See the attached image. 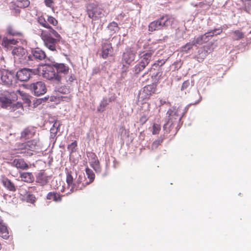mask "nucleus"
I'll list each match as a JSON object with an SVG mask.
<instances>
[{
  "instance_id": "7c9ffc66",
  "label": "nucleus",
  "mask_w": 251,
  "mask_h": 251,
  "mask_svg": "<svg viewBox=\"0 0 251 251\" xmlns=\"http://www.w3.org/2000/svg\"><path fill=\"white\" fill-rule=\"evenodd\" d=\"M108 28L113 32H116L119 29L118 24L115 22H112L107 26Z\"/></svg>"
},
{
  "instance_id": "864d4df0",
  "label": "nucleus",
  "mask_w": 251,
  "mask_h": 251,
  "mask_svg": "<svg viewBox=\"0 0 251 251\" xmlns=\"http://www.w3.org/2000/svg\"><path fill=\"white\" fill-rule=\"evenodd\" d=\"M59 126H60V123L58 120H56L54 121L52 127H54V128H57L58 129Z\"/></svg>"
},
{
  "instance_id": "bf43d9fd",
  "label": "nucleus",
  "mask_w": 251,
  "mask_h": 251,
  "mask_svg": "<svg viewBox=\"0 0 251 251\" xmlns=\"http://www.w3.org/2000/svg\"><path fill=\"white\" fill-rule=\"evenodd\" d=\"M26 100H27V101H29V99H26Z\"/></svg>"
},
{
  "instance_id": "b1692460",
  "label": "nucleus",
  "mask_w": 251,
  "mask_h": 251,
  "mask_svg": "<svg viewBox=\"0 0 251 251\" xmlns=\"http://www.w3.org/2000/svg\"><path fill=\"white\" fill-rule=\"evenodd\" d=\"M20 177L22 181L28 183L32 182L34 180L33 174L29 172H23L21 173Z\"/></svg>"
},
{
  "instance_id": "13d9d810",
  "label": "nucleus",
  "mask_w": 251,
  "mask_h": 251,
  "mask_svg": "<svg viewBox=\"0 0 251 251\" xmlns=\"http://www.w3.org/2000/svg\"><path fill=\"white\" fill-rule=\"evenodd\" d=\"M222 32V30H221L219 32L217 33V34H220Z\"/></svg>"
},
{
  "instance_id": "c85d7f7f",
  "label": "nucleus",
  "mask_w": 251,
  "mask_h": 251,
  "mask_svg": "<svg viewBox=\"0 0 251 251\" xmlns=\"http://www.w3.org/2000/svg\"><path fill=\"white\" fill-rule=\"evenodd\" d=\"M16 3L18 7L25 8L29 5L30 1L29 0H17Z\"/></svg>"
},
{
  "instance_id": "c756f323",
  "label": "nucleus",
  "mask_w": 251,
  "mask_h": 251,
  "mask_svg": "<svg viewBox=\"0 0 251 251\" xmlns=\"http://www.w3.org/2000/svg\"><path fill=\"white\" fill-rule=\"evenodd\" d=\"M74 179L71 171L68 172L66 175V182L69 187H72L74 183Z\"/></svg>"
},
{
  "instance_id": "4be33fe9",
  "label": "nucleus",
  "mask_w": 251,
  "mask_h": 251,
  "mask_svg": "<svg viewBox=\"0 0 251 251\" xmlns=\"http://www.w3.org/2000/svg\"><path fill=\"white\" fill-rule=\"evenodd\" d=\"M1 182L3 185L9 191L12 192H15L16 191L14 184L7 177L2 176L1 179Z\"/></svg>"
},
{
  "instance_id": "aec40b11",
  "label": "nucleus",
  "mask_w": 251,
  "mask_h": 251,
  "mask_svg": "<svg viewBox=\"0 0 251 251\" xmlns=\"http://www.w3.org/2000/svg\"><path fill=\"white\" fill-rule=\"evenodd\" d=\"M216 30H212V31L206 33L203 35L200 36L197 38H195L192 42L193 46H197V45H201L203 43V40L207 37H212L214 35Z\"/></svg>"
},
{
  "instance_id": "37998d69",
  "label": "nucleus",
  "mask_w": 251,
  "mask_h": 251,
  "mask_svg": "<svg viewBox=\"0 0 251 251\" xmlns=\"http://www.w3.org/2000/svg\"><path fill=\"white\" fill-rule=\"evenodd\" d=\"M36 200V198L33 194H29L26 197V201L31 203H34Z\"/></svg>"
},
{
  "instance_id": "5701e85b",
  "label": "nucleus",
  "mask_w": 251,
  "mask_h": 251,
  "mask_svg": "<svg viewBox=\"0 0 251 251\" xmlns=\"http://www.w3.org/2000/svg\"><path fill=\"white\" fill-rule=\"evenodd\" d=\"M62 196L59 193L50 192L47 195L46 199L55 202H60L62 201Z\"/></svg>"
},
{
  "instance_id": "7ed1b4c3",
  "label": "nucleus",
  "mask_w": 251,
  "mask_h": 251,
  "mask_svg": "<svg viewBox=\"0 0 251 251\" xmlns=\"http://www.w3.org/2000/svg\"><path fill=\"white\" fill-rule=\"evenodd\" d=\"M175 22V18L168 15L162 16L158 19L151 22L148 26L149 31L153 32L155 30L167 28Z\"/></svg>"
},
{
  "instance_id": "8fccbe9b",
  "label": "nucleus",
  "mask_w": 251,
  "mask_h": 251,
  "mask_svg": "<svg viewBox=\"0 0 251 251\" xmlns=\"http://www.w3.org/2000/svg\"><path fill=\"white\" fill-rule=\"evenodd\" d=\"M59 91L64 94L68 93L70 92V88L64 86L60 88Z\"/></svg>"
},
{
  "instance_id": "ddd939ff",
  "label": "nucleus",
  "mask_w": 251,
  "mask_h": 251,
  "mask_svg": "<svg viewBox=\"0 0 251 251\" xmlns=\"http://www.w3.org/2000/svg\"><path fill=\"white\" fill-rule=\"evenodd\" d=\"M87 156L89 160L90 161L91 167L94 169L96 173H100L101 169L96 154L94 152H89L87 153Z\"/></svg>"
},
{
  "instance_id": "412c9836",
  "label": "nucleus",
  "mask_w": 251,
  "mask_h": 251,
  "mask_svg": "<svg viewBox=\"0 0 251 251\" xmlns=\"http://www.w3.org/2000/svg\"><path fill=\"white\" fill-rule=\"evenodd\" d=\"M26 50L22 47H15L12 50V54L14 57L19 59L24 57L26 55Z\"/></svg>"
},
{
  "instance_id": "a18cd8bd",
  "label": "nucleus",
  "mask_w": 251,
  "mask_h": 251,
  "mask_svg": "<svg viewBox=\"0 0 251 251\" xmlns=\"http://www.w3.org/2000/svg\"><path fill=\"white\" fill-rule=\"evenodd\" d=\"M30 135H31V133L30 129L28 128L25 129L22 133V137L26 138H28Z\"/></svg>"
},
{
  "instance_id": "0eeeda50",
  "label": "nucleus",
  "mask_w": 251,
  "mask_h": 251,
  "mask_svg": "<svg viewBox=\"0 0 251 251\" xmlns=\"http://www.w3.org/2000/svg\"><path fill=\"white\" fill-rule=\"evenodd\" d=\"M1 80L2 82L7 86L15 85L17 82V78L14 72L4 70L1 73Z\"/></svg>"
},
{
  "instance_id": "393cba45",
  "label": "nucleus",
  "mask_w": 251,
  "mask_h": 251,
  "mask_svg": "<svg viewBox=\"0 0 251 251\" xmlns=\"http://www.w3.org/2000/svg\"><path fill=\"white\" fill-rule=\"evenodd\" d=\"M85 172L86 174L87 175V176L88 178L89 179V181L88 182H86L87 184L88 185L90 183H91L92 182L94 181L95 178V175L93 171L89 169V168H86L85 169Z\"/></svg>"
},
{
  "instance_id": "49530a36",
  "label": "nucleus",
  "mask_w": 251,
  "mask_h": 251,
  "mask_svg": "<svg viewBox=\"0 0 251 251\" xmlns=\"http://www.w3.org/2000/svg\"><path fill=\"white\" fill-rule=\"evenodd\" d=\"M160 67L161 66L158 63L155 62L151 65L148 72H151L153 70H158Z\"/></svg>"
},
{
  "instance_id": "72a5a7b5",
  "label": "nucleus",
  "mask_w": 251,
  "mask_h": 251,
  "mask_svg": "<svg viewBox=\"0 0 251 251\" xmlns=\"http://www.w3.org/2000/svg\"><path fill=\"white\" fill-rule=\"evenodd\" d=\"M146 66L144 65L141 62H139L134 67V72L135 74H138L143 71L145 68Z\"/></svg>"
},
{
  "instance_id": "f3484780",
  "label": "nucleus",
  "mask_w": 251,
  "mask_h": 251,
  "mask_svg": "<svg viewBox=\"0 0 251 251\" xmlns=\"http://www.w3.org/2000/svg\"><path fill=\"white\" fill-rule=\"evenodd\" d=\"M113 49L111 43L105 42L101 46V56L103 58L106 59L108 56H112Z\"/></svg>"
},
{
  "instance_id": "6ab92c4d",
  "label": "nucleus",
  "mask_w": 251,
  "mask_h": 251,
  "mask_svg": "<svg viewBox=\"0 0 251 251\" xmlns=\"http://www.w3.org/2000/svg\"><path fill=\"white\" fill-rule=\"evenodd\" d=\"M31 55L34 59L40 61L44 60L46 57L45 51L39 48L32 49Z\"/></svg>"
},
{
  "instance_id": "4c0bfd02",
  "label": "nucleus",
  "mask_w": 251,
  "mask_h": 251,
  "mask_svg": "<svg viewBox=\"0 0 251 251\" xmlns=\"http://www.w3.org/2000/svg\"><path fill=\"white\" fill-rule=\"evenodd\" d=\"M7 32L9 35L12 36L20 35L21 34L20 32L15 30V29L11 26L7 27Z\"/></svg>"
},
{
  "instance_id": "f03ea898",
  "label": "nucleus",
  "mask_w": 251,
  "mask_h": 251,
  "mask_svg": "<svg viewBox=\"0 0 251 251\" xmlns=\"http://www.w3.org/2000/svg\"><path fill=\"white\" fill-rule=\"evenodd\" d=\"M183 111L181 107H174L169 109L167 112L168 120L167 123L164 125V128L165 129L169 128L170 130H172L175 127L177 129L179 122L183 116Z\"/></svg>"
},
{
  "instance_id": "c9c22d12",
  "label": "nucleus",
  "mask_w": 251,
  "mask_h": 251,
  "mask_svg": "<svg viewBox=\"0 0 251 251\" xmlns=\"http://www.w3.org/2000/svg\"><path fill=\"white\" fill-rule=\"evenodd\" d=\"M64 77L67 84H71L76 79L75 75L74 74H71L70 75H66Z\"/></svg>"
},
{
  "instance_id": "58836bf2",
  "label": "nucleus",
  "mask_w": 251,
  "mask_h": 251,
  "mask_svg": "<svg viewBox=\"0 0 251 251\" xmlns=\"http://www.w3.org/2000/svg\"><path fill=\"white\" fill-rule=\"evenodd\" d=\"M161 130V126L159 124H154L152 126V133L153 135L159 134Z\"/></svg>"
},
{
  "instance_id": "a19ab883",
  "label": "nucleus",
  "mask_w": 251,
  "mask_h": 251,
  "mask_svg": "<svg viewBox=\"0 0 251 251\" xmlns=\"http://www.w3.org/2000/svg\"><path fill=\"white\" fill-rule=\"evenodd\" d=\"M77 144L76 141H75L71 144L68 145L67 149L71 153H72L75 151V148L77 147Z\"/></svg>"
},
{
  "instance_id": "cd10ccee",
  "label": "nucleus",
  "mask_w": 251,
  "mask_h": 251,
  "mask_svg": "<svg viewBox=\"0 0 251 251\" xmlns=\"http://www.w3.org/2000/svg\"><path fill=\"white\" fill-rule=\"evenodd\" d=\"M0 236L7 239L9 237V232L5 226L0 224Z\"/></svg>"
},
{
  "instance_id": "3c124183",
  "label": "nucleus",
  "mask_w": 251,
  "mask_h": 251,
  "mask_svg": "<svg viewBox=\"0 0 251 251\" xmlns=\"http://www.w3.org/2000/svg\"><path fill=\"white\" fill-rule=\"evenodd\" d=\"M58 129L57 128L54 127H51L50 129V135L51 137H55L57 132H58Z\"/></svg>"
},
{
  "instance_id": "2f4dec72",
  "label": "nucleus",
  "mask_w": 251,
  "mask_h": 251,
  "mask_svg": "<svg viewBox=\"0 0 251 251\" xmlns=\"http://www.w3.org/2000/svg\"><path fill=\"white\" fill-rule=\"evenodd\" d=\"M17 41L15 39H8L7 38L4 39L2 45L5 47L8 48L11 45H16Z\"/></svg>"
},
{
  "instance_id": "e433bc0d",
  "label": "nucleus",
  "mask_w": 251,
  "mask_h": 251,
  "mask_svg": "<svg viewBox=\"0 0 251 251\" xmlns=\"http://www.w3.org/2000/svg\"><path fill=\"white\" fill-rule=\"evenodd\" d=\"M45 100H49L50 102H54L56 103H58L60 101V97H56L55 96H51L50 97H46L44 98Z\"/></svg>"
},
{
  "instance_id": "09e8293b",
  "label": "nucleus",
  "mask_w": 251,
  "mask_h": 251,
  "mask_svg": "<svg viewBox=\"0 0 251 251\" xmlns=\"http://www.w3.org/2000/svg\"><path fill=\"white\" fill-rule=\"evenodd\" d=\"M190 85L189 80H187L183 82L181 87V90L186 89Z\"/></svg>"
},
{
  "instance_id": "39448f33",
  "label": "nucleus",
  "mask_w": 251,
  "mask_h": 251,
  "mask_svg": "<svg viewBox=\"0 0 251 251\" xmlns=\"http://www.w3.org/2000/svg\"><path fill=\"white\" fill-rule=\"evenodd\" d=\"M156 91V85L153 83L145 86L139 93V101H143L142 104L146 103V101L155 93Z\"/></svg>"
},
{
  "instance_id": "c03bdc74",
  "label": "nucleus",
  "mask_w": 251,
  "mask_h": 251,
  "mask_svg": "<svg viewBox=\"0 0 251 251\" xmlns=\"http://www.w3.org/2000/svg\"><path fill=\"white\" fill-rule=\"evenodd\" d=\"M149 117L148 116V114H144L140 118L139 122L142 125H143L146 123V122L149 120Z\"/></svg>"
},
{
  "instance_id": "423d86ee",
  "label": "nucleus",
  "mask_w": 251,
  "mask_h": 251,
  "mask_svg": "<svg viewBox=\"0 0 251 251\" xmlns=\"http://www.w3.org/2000/svg\"><path fill=\"white\" fill-rule=\"evenodd\" d=\"M41 74L42 76L47 79L55 81L56 83L60 82V77L58 75H56L52 64L51 66H45L43 69Z\"/></svg>"
},
{
  "instance_id": "dca6fc26",
  "label": "nucleus",
  "mask_w": 251,
  "mask_h": 251,
  "mask_svg": "<svg viewBox=\"0 0 251 251\" xmlns=\"http://www.w3.org/2000/svg\"><path fill=\"white\" fill-rule=\"evenodd\" d=\"M136 54L130 49L127 50L123 55V63L124 66L130 65L134 60Z\"/></svg>"
},
{
  "instance_id": "f257e3e1",
  "label": "nucleus",
  "mask_w": 251,
  "mask_h": 251,
  "mask_svg": "<svg viewBox=\"0 0 251 251\" xmlns=\"http://www.w3.org/2000/svg\"><path fill=\"white\" fill-rule=\"evenodd\" d=\"M37 21L41 26L47 29L41 31L40 37L44 46L51 51H56L57 45L62 38L61 36L49 25L43 16H39Z\"/></svg>"
},
{
  "instance_id": "6e6d98bb",
  "label": "nucleus",
  "mask_w": 251,
  "mask_h": 251,
  "mask_svg": "<svg viewBox=\"0 0 251 251\" xmlns=\"http://www.w3.org/2000/svg\"><path fill=\"white\" fill-rule=\"evenodd\" d=\"M147 104V110H145V112H147V113H149V112L150 111V108H151L150 107V105H151V104L149 102H148Z\"/></svg>"
},
{
  "instance_id": "5fc2aeb1",
  "label": "nucleus",
  "mask_w": 251,
  "mask_h": 251,
  "mask_svg": "<svg viewBox=\"0 0 251 251\" xmlns=\"http://www.w3.org/2000/svg\"><path fill=\"white\" fill-rule=\"evenodd\" d=\"M155 62L158 63L160 64V66H162L163 64H165V61L163 59L158 60Z\"/></svg>"
},
{
  "instance_id": "6e6552de",
  "label": "nucleus",
  "mask_w": 251,
  "mask_h": 251,
  "mask_svg": "<svg viewBox=\"0 0 251 251\" xmlns=\"http://www.w3.org/2000/svg\"><path fill=\"white\" fill-rule=\"evenodd\" d=\"M36 142L34 140H30L21 145L18 153L25 154V156H31L33 154L31 152L36 149Z\"/></svg>"
},
{
  "instance_id": "f8f14e48",
  "label": "nucleus",
  "mask_w": 251,
  "mask_h": 251,
  "mask_svg": "<svg viewBox=\"0 0 251 251\" xmlns=\"http://www.w3.org/2000/svg\"><path fill=\"white\" fill-rule=\"evenodd\" d=\"M213 51L212 44H208L201 48L198 50L197 58L199 62L202 61L204 58Z\"/></svg>"
},
{
  "instance_id": "ea45409f",
  "label": "nucleus",
  "mask_w": 251,
  "mask_h": 251,
  "mask_svg": "<svg viewBox=\"0 0 251 251\" xmlns=\"http://www.w3.org/2000/svg\"><path fill=\"white\" fill-rule=\"evenodd\" d=\"M47 21L48 24L49 23L53 26H57L58 23L57 20L55 18L51 16H48Z\"/></svg>"
},
{
  "instance_id": "9d476101",
  "label": "nucleus",
  "mask_w": 251,
  "mask_h": 251,
  "mask_svg": "<svg viewBox=\"0 0 251 251\" xmlns=\"http://www.w3.org/2000/svg\"><path fill=\"white\" fill-rule=\"evenodd\" d=\"M52 66L55 69L56 75L60 76V81L62 78L67 75L70 70L69 66L64 63H53Z\"/></svg>"
},
{
  "instance_id": "a878e982",
  "label": "nucleus",
  "mask_w": 251,
  "mask_h": 251,
  "mask_svg": "<svg viewBox=\"0 0 251 251\" xmlns=\"http://www.w3.org/2000/svg\"><path fill=\"white\" fill-rule=\"evenodd\" d=\"M231 33L233 35V40H239L244 38V33L240 30H233L231 32Z\"/></svg>"
},
{
  "instance_id": "4468645a",
  "label": "nucleus",
  "mask_w": 251,
  "mask_h": 251,
  "mask_svg": "<svg viewBox=\"0 0 251 251\" xmlns=\"http://www.w3.org/2000/svg\"><path fill=\"white\" fill-rule=\"evenodd\" d=\"M32 70L26 68H23L18 71L16 74L17 80L21 81H27L32 74Z\"/></svg>"
},
{
  "instance_id": "603ef678",
  "label": "nucleus",
  "mask_w": 251,
  "mask_h": 251,
  "mask_svg": "<svg viewBox=\"0 0 251 251\" xmlns=\"http://www.w3.org/2000/svg\"><path fill=\"white\" fill-rule=\"evenodd\" d=\"M72 98V96H70L68 97H62V96L60 97V101L62 100V101H66L67 102H69L71 100Z\"/></svg>"
},
{
  "instance_id": "20e7f679",
  "label": "nucleus",
  "mask_w": 251,
  "mask_h": 251,
  "mask_svg": "<svg viewBox=\"0 0 251 251\" xmlns=\"http://www.w3.org/2000/svg\"><path fill=\"white\" fill-rule=\"evenodd\" d=\"M86 12L89 18L94 21L106 17L108 14V13H106L103 8L94 3H89L87 5Z\"/></svg>"
},
{
  "instance_id": "bb28decb",
  "label": "nucleus",
  "mask_w": 251,
  "mask_h": 251,
  "mask_svg": "<svg viewBox=\"0 0 251 251\" xmlns=\"http://www.w3.org/2000/svg\"><path fill=\"white\" fill-rule=\"evenodd\" d=\"M48 181V177L43 173L39 174L37 177V182L40 183L42 185H46Z\"/></svg>"
},
{
  "instance_id": "a211bd4d",
  "label": "nucleus",
  "mask_w": 251,
  "mask_h": 251,
  "mask_svg": "<svg viewBox=\"0 0 251 251\" xmlns=\"http://www.w3.org/2000/svg\"><path fill=\"white\" fill-rule=\"evenodd\" d=\"M12 165L17 169L26 170L29 168L28 164L23 158H16L12 162Z\"/></svg>"
},
{
  "instance_id": "79ce46f5",
  "label": "nucleus",
  "mask_w": 251,
  "mask_h": 251,
  "mask_svg": "<svg viewBox=\"0 0 251 251\" xmlns=\"http://www.w3.org/2000/svg\"><path fill=\"white\" fill-rule=\"evenodd\" d=\"M0 101L2 103V106L3 107H6L11 103V100L7 98H2L0 99Z\"/></svg>"
},
{
  "instance_id": "2eb2a0df",
  "label": "nucleus",
  "mask_w": 251,
  "mask_h": 251,
  "mask_svg": "<svg viewBox=\"0 0 251 251\" xmlns=\"http://www.w3.org/2000/svg\"><path fill=\"white\" fill-rule=\"evenodd\" d=\"M84 177L81 175H79L78 176L75 180L74 183L71 188V191L73 192L74 191L82 190L87 186L88 184H87V182H83L84 181Z\"/></svg>"
},
{
  "instance_id": "de8ad7c7",
  "label": "nucleus",
  "mask_w": 251,
  "mask_h": 251,
  "mask_svg": "<svg viewBox=\"0 0 251 251\" xmlns=\"http://www.w3.org/2000/svg\"><path fill=\"white\" fill-rule=\"evenodd\" d=\"M44 3L48 7L52 8L54 4L53 0H44Z\"/></svg>"
},
{
  "instance_id": "052dcab7",
  "label": "nucleus",
  "mask_w": 251,
  "mask_h": 251,
  "mask_svg": "<svg viewBox=\"0 0 251 251\" xmlns=\"http://www.w3.org/2000/svg\"><path fill=\"white\" fill-rule=\"evenodd\" d=\"M1 36L0 35V40L1 39Z\"/></svg>"
},
{
  "instance_id": "9b49d317",
  "label": "nucleus",
  "mask_w": 251,
  "mask_h": 251,
  "mask_svg": "<svg viewBox=\"0 0 251 251\" xmlns=\"http://www.w3.org/2000/svg\"><path fill=\"white\" fill-rule=\"evenodd\" d=\"M155 49L152 47H150L148 50L144 51L140 54V62L147 66L151 60L152 56Z\"/></svg>"
},
{
  "instance_id": "1a4fd4ad",
  "label": "nucleus",
  "mask_w": 251,
  "mask_h": 251,
  "mask_svg": "<svg viewBox=\"0 0 251 251\" xmlns=\"http://www.w3.org/2000/svg\"><path fill=\"white\" fill-rule=\"evenodd\" d=\"M30 88L36 96L44 95L47 91L46 85L42 81H37L31 84Z\"/></svg>"
},
{
  "instance_id": "4d7b16f0",
  "label": "nucleus",
  "mask_w": 251,
  "mask_h": 251,
  "mask_svg": "<svg viewBox=\"0 0 251 251\" xmlns=\"http://www.w3.org/2000/svg\"><path fill=\"white\" fill-rule=\"evenodd\" d=\"M160 73L159 72H157L155 74H154V75H151V77L153 78V77H156L157 76H158V75H159Z\"/></svg>"
},
{
  "instance_id": "f704fd0d",
  "label": "nucleus",
  "mask_w": 251,
  "mask_h": 251,
  "mask_svg": "<svg viewBox=\"0 0 251 251\" xmlns=\"http://www.w3.org/2000/svg\"><path fill=\"white\" fill-rule=\"evenodd\" d=\"M163 138L161 137H159L157 140H155L152 144L151 149H156L158 147V146L161 144V143L163 142Z\"/></svg>"
},
{
  "instance_id": "473e14b6",
  "label": "nucleus",
  "mask_w": 251,
  "mask_h": 251,
  "mask_svg": "<svg viewBox=\"0 0 251 251\" xmlns=\"http://www.w3.org/2000/svg\"><path fill=\"white\" fill-rule=\"evenodd\" d=\"M193 46H194L192 43H187L185 45L181 47L180 51L187 53L192 49Z\"/></svg>"
}]
</instances>
